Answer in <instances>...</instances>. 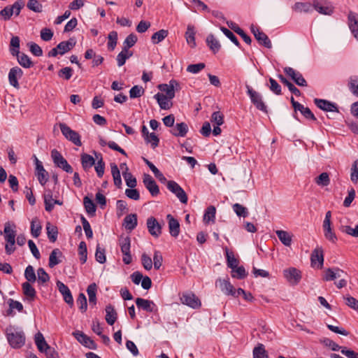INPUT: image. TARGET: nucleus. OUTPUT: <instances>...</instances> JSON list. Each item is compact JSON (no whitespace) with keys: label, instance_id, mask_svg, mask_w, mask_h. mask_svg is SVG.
<instances>
[{"label":"nucleus","instance_id":"32","mask_svg":"<svg viewBox=\"0 0 358 358\" xmlns=\"http://www.w3.org/2000/svg\"><path fill=\"white\" fill-rule=\"evenodd\" d=\"M81 164L83 169L87 171L95 164V160L90 155L83 153L80 155Z\"/></svg>","mask_w":358,"mask_h":358},{"label":"nucleus","instance_id":"22","mask_svg":"<svg viewBox=\"0 0 358 358\" xmlns=\"http://www.w3.org/2000/svg\"><path fill=\"white\" fill-rule=\"evenodd\" d=\"M34 341L37 346L38 350L41 352H45L47 355H49L50 351V347L48 345L47 342L45 340L43 335L41 332H38L34 336Z\"/></svg>","mask_w":358,"mask_h":358},{"label":"nucleus","instance_id":"38","mask_svg":"<svg viewBox=\"0 0 358 358\" xmlns=\"http://www.w3.org/2000/svg\"><path fill=\"white\" fill-rule=\"evenodd\" d=\"M278 238L285 246H290L292 244V236L286 231L277 230L275 231Z\"/></svg>","mask_w":358,"mask_h":358},{"label":"nucleus","instance_id":"25","mask_svg":"<svg viewBox=\"0 0 358 358\" xmlns=\"http://www.w3.org/2000/svg\"><path fill=\"white\" fill-rule=\"evenodd\" d=\"M166 218L169 221V229L170 234L173 237H177L180 234L179 222L170 214L166 216Z\"/></svg>","mask_w":358,"mask_h":358},{"label":"nucleus","instance_id":"9","mask_svg":"<svg viewBox=\"0 0 358 358\" xmlns=\"http://www.w3.org/2000/svg\"><path fill=\"white\" fill-rule=\"evenodd\" d=\"M313 9L322 15H330L333 13L334 8L327 0H313Z\"/></svg>","mask_w":358,"mask_h":358},{"label":"nucleus","instance_id":"50","mask_svg":"<svg viewBox=\"0 0 358 358\" xmlns=\"http://www.w3.org/2000/svg\"><path fill=\"white\" fill-rule=\"evenodd\" d=\"M168 31L165 29H161L155 34L151 37L152 42L154 44H157L159 42L162 41L167 36H168Z\"/></svg>","mask_w":358,"mask_h":358},{"label":"nucleus","instance_id":"54","mask_svg":"<svg viewBox=\"0 0 358 358\" xmlns=\"http://www.w3.org/2000/svg\"><path fill=\"white\" fill-rule=\"evenodd\" d=\"M267 356V352L264 348V345L259 343L253 349V358H264Z\"/></svg>","mask_w":358,"mask_h":358},{"label":"nucleus","instance_id":"40","mask_svg":"<svg viewBox=\"0 0 358 358\" xmlns=\"http://www.w3.org/2000/svg\"><path fill=\"white\" fill-rule=\"evenodd\" d=\"M216 209L213 206L208 207L203 215V222L208 224L210 222H215Z\"/></svg>","mask_w":358,"mask_h":358},{"label":"nucleus","instance_id":"47","mask_svg":"<svg viewBox=\"0 0 358 358\" xmlns=\"http://www.w3.org/2000/svg\"><path fill=\"white\" fill-rule=\"evenodd\" d=\"M96 157L98 159V162L94 166L95 171L97 173L99 178H101L103 176L104 170H105V163L103 161L102 157L101 154L96 155Z\"/></svg>","mask_w":358,"mask_h":358},{"label":"nucleus","instance_id":"46","mask_svg":"<svg viewBox=\"0 0 358 358\" xmlns=\"http://www.w3.org/2000/svg\"><path fill=\"white\" fill-rule=\"evenodd\" d=\"M280 80L285 85L289 90L293 93L294 95L299 96H301V92L300 90L296 87L292 83H290L286 78H285L282 75H278V76Z\"/></svg>","mask_w":358,"mask_h":358},{"label":"nucleus","instance_id":"16","mask_svg":"<svg viewBox=\"0 0 358 358\" xmlns=\"http://www.w3.org/2000/svg\"><path fill=\"white\" fill-rule=\"evenodd\" d=\"M36 171L38 180L41 185H44L48 181V172L44 169L42 162L34 156Z\"/></svg>","mask_w":358,"mask_h":358},{"label":"nucleus","instance_id":"13","mask_svg":"<svg viewBox=\"0 0 358 358\" xmlns=\"http://www.w3.org/2000/svg\"><path fill=\"white\" fill-rule=\"evenodd\" d=\"M143 182L152 196H156L159 194V188L150 175L144 174Z\"/></svg>","mask_w":358,"mask_h":358},{"label":"nucleus","instance_id":"43","mask_svg":"<svg viewBox=\"0 0 358 358\" xmlns=\"http://www.w3.org/2000/svg\"><path fill=\"white\" fill-rule=\"evenodd\" d=\"M42 227L39 220L35 217L31 222V234L34 238H38L41 232Z\"/></svg>","mask_w":358,"mask_h":358},{"label":"nucleus","instance_id":"10","mask_svg":"<svg viewBox=\"0 0 358 358\" xmlns=\"http://www.w3.org/2000/svg\"><path fill=\"white\" fill-rule=\"evenodd\" d=\"M284 72L290 77L293 81L299 86L306 87L307 82L303 77L302 74L292 67H285Z\"/></svg>","mask_w":358,"mask_h":358},{"label":"nucleus","instance_id":"4","mask_svg":"<svg viewBox=\"0 0 358 358\" xmlns=\"http://www.w3.org/2000/svg\"><path fill=\"white\" fill-rule=\"evenodd\" d=\"M59 127L62 134L67 140L72 142L74 145L77 146H80L82 145L80 136L78 132L71 129L65 123H59Z\"/></svg>","mask_w":358,"mask_h":358},{"label":"nucleus","instance_id":"2","mask_svg":"<svg viewBox=\"0 0 358 358\" xmlns=\"http://www.w3.org/2000/svg\"><path fill=\"white\" fill-rule=\"evenodd\" d=\"M4 238L6 241V244L5 245V250L7 255H11L15 250V236L16 231L10 228V223L7 222L5 223L4 229Z\"/></svg>","mask_w":358,"mask_h":358},{"label":"nucleus","instance_id":"5","mask_svg":"<svg viewBox=\"0 0 358 358\" xmlns=\"http://www.w3.org/2000/svg\"><path fill=\"white\" fill-rule=\"evenodd\" d=\"M247 94L250 98L251 102L259 110L267 113V107L262 99V96L258 92L254 90L249 85H246Z\"/></svg>","mask_w":358,"mask_h":358},{"label":"nucleus","instance_id":"36","mask_svg":"<svg viewBox=\"0 0 358 358\" xmlns=\"http://www.w3.org/2000/svg\"><path fill=\"white\" fill-rule=\"evenodd\" d=\"M62 257V252L56 248L54 249L49 257V263L48 265L50 268L55 267L56 265L59 264L61 262L59 257Z\"/></svg>","mask_w":358,"mask_h":358},{"label":"nucleus","instance_id":"23","mask_svg":"<svg viewBox=\"0 0 358 358\" xmlns=\"http://www.w3.org/2000/svg\"><path fill=\"white\" fill-rule=\"evenodd\" d=\"M136 304L138 308L150 313L154 312L156 308V305L153 301L142 298H137L136 299Z\"/></svg>","mask_w":358,"mask_h":358},{"label":"nucleus","instance_id":"20","mask_svg":"<svg viewBox=\"0 0 358 358\" xmlns=\"http://www.w3.org/2000/svg\"><path fill=\"white\" fill-rule=\"evenodd\" d=\"M216 285L219 286L220 289L224 294L227 295L236 296V289L228 280L219 279L216 282Z\"/></svg>","mask_w":358,"mask_h":358},{"label":"nucleus","instance_id":"11","mask_svg":"<svg viewBox=\"0 0 358 358\" xmlns=\"http://www.w3.org/2000/svg\"><path fill=\"white\" fill-rule=\"evenodd\" d=\"M251 31L260 45H262L268 49L272 48L271 41H270L267 35L263 31H260L259 28L255 27L252 25L251 27Z\"/></svg>","mask_w":358,"mask_h":358},{"label":"nucleus","instance_id":"29","mask_svg":"<svg viewBox=\"0 0 358 358\" xmlns=\"http://www.w3.org/2000/svg\"><path fill=\"white\" fill-rule=\"evenodd\" d=\"M188 131L187 124L185 122L177 123L171 133L175 136L184 137Z\"/></svg>","mask_w":358,"mask_h":358},{"label":"nucleus","instance_id":"15","mask_svg":"<svg viewBox=\"0 0 358 358\" xmlns=\"http://www.w3.org/2000/svg\"><path fill=\"white\" fill-rule=\"evenodd\" d=\"M147 227L149 233L155 237H159L162 234V225L154 217L148 218Z\"/></svg>","mask_w":358,"mask_h":358},{"label":"nucleus","instance_id":"39","mask_svg":"<svg viewBox=\"0 0 358 358\" xmlns=\"http://www.w3.org/2000/svg\"><path fill=\"white\" fill-rule=\"evenodd\" d=\"M96 290L97 286L96 283H92L87 287V292L89 296L90 305L95 306L96 303Z\"/></svg>","mask_w":358,"mask_h":358},{"label":"nucleus","instance_id":"55","mask_svg":"<svg viewBox=\"0 0 358 358\" xmlns=\"http://www.w3.org/2000/svg\"><path fill=\"white\" fill-rule=\"evenodd\" d=\"M232 208L238 217H246L248 215V208L239 203L234 204Z\"/></svg>","mask_w":358,"mask_h":358},{"label":"nucleus","instance_id":"18","mask_svg":"<svg viewBox=\"0 0 358 358\" xmlns=\"http://www.w3.org/2000/svg\"><path fill=\"white\" fill-rule=\"evenodd\" d=\"M57 286L59 292L62 294L64 301L70 306H73V299L69 288L60 281H57Z\"/></svg>","mask_w":358,"mask_h":358},{"label":"nucleus","instance_id":"19","mask_svg":"<svg viewBox=\"0 0 358 358\" xmlns=\"http://www.w3.org/2000/svg\"><path fill=\"white\" fill-rule=\"evenodd\" d=\"M23 75L22 69L17 66L10 69L8 73L9 83L15 88H19L18 79Z\"/></svg>","mask_w":358,"mask_h":358},{"label":"nucleus","instance_id":"63","mask_svg":"<svg viewBox=\"0 0 358 358\" xmlns=\"http://www.w3.org/2000/svg\"><path fill=\"white\" fill-rule=\"evenodd\" d=\"M350 172V180L352 182L357 183L358 182V159L352 163Z\"/></svg>","mask_w":358,"mask_h":358},{"label":"nucleus","instance_id":"3","mask_svg":"<svg viewBox=\"0 0 358 358\" xmlns=\"http://www.w3.org/2000/svg\"><path fill=\"white\" fill-rule=\"evenodd\" d=\"M179 296L180 302L185 306L193 309H198L201 306V300L192 292H184Z\"/></svg>","mask_w":358,"mask_h":358},{"label":"nucleus","instance_id":"53","mask_svg":"<svg viewBox=\"0 0 358 358\" xmlns=\"http://www.w3.org/2000/svg\"><path fill=\"white\" fill-rule=\"evenodd\" d=\"M137 36L134 34H130L124 40L122 49L129 51V48L133 47L137 41Z\"/></svg>","mask_w":358,"mask_h":358},{"label":"nucleus","instance_id":"34","mask_svg":"<svg viewBox=\"0 0 358 358\" xmlns=\"http://www.w3.org/2000/svg\"><path fill=\"white\" fill-rule=\"evenodd\" d=\"M145 163L148 166L150 170L154 173L155 176L162 182L166 183L167 180L166 177L163 175V173L148 159L143 158Z\"/></svg>","mask_w":358,"mask_h":358},{"label":"nucleus","instance_id":"41","mask_svg":"<svg viewBox=\"0 0 358 358\" xmlns=\"http://www.w3.org/2000/svg\"><path fill=\"white\" fill-rule=\"evenodd\" d=\"M47 235L50 242L55 243L57 238L58 230L57 227L50 222L46 224Z\"/></svg>","mask_w":358,"mask_h":358},{"label":"nucleus","instance_id":"14","mask_svg":"<svg viewBox=\"0 0 358 358\" xmlns=\"http://www.w3.org/2000/svg\"><path fill=\"white\" fill-rule=\"evenodd\" d=\"M311 266L322 268L324 263L323 250L322 248L317 247L313 252L310 256Z\"/></svg>","mask_w":358,"mask_h":358},{"label":"nucleus","instance_id":"17","mask_svg":"<svg viewBox=\"0 0 358 358\" xmlns=\"http://www.w3.org/2000/svg\"><path fill=\"white\" fill-rule=\"evenodd\" d=\"M315 104L321 110L329 112H338L337 106L329 101L320 99H314Z\"/></svg>","mask_w":358,"mask_h":358},{"label":"nucleus","instance_id":"7","mask_svg":"<svg viewBox=\"0 0 358 358\" xmlns=\"http://www.w3.org/2000/svg\"><path fill=\"white\" fill-rule=\"evenodd\" d=\"M119 245L121 252L123 254L122 261L125 264H129L132 262V257L130 253L131 240L129 236H121L119 239Z\"/></svg>","mask_w":358,"mask_h":358},{"label":"nucleus","instance_id":"58","mask_svg":"<svg viewBox=\"0 0 358 358\" xmlns=\"http://www.w3.org/2000/svg\"><path fill=\"white\" fill-rule=\"evenodd\" d=\"M108 48L110 50H113L117 45V33L115 31H110L108 36Z\"/></svg>","mask_w":358,"mask_h":358},{"label":"nucleus","instance_id":"45","mask_svg":"<svg viewBox=\"0 0 358 358\" xmlns=\"http://www.w3.org/2000/svg\"><path fill=\"white\" fill-rule=\"evenodd\" d=\"M111 173L115 185L118 188H120L122 185L120 172L117 166L115 164H111Z\"/></svg>","mask_w":358,"mask_h":358},{"label":"nucleus","instance_id":"44","mask_svg":"<svg viewBox=\"0 0 358 358\" xmlns=\"http://www.w3.org/2000/svg\"><path fill=\"white\" fill-rule=\"evenodd\" d=\"M17 57V59L20 65L24 68H30L33 66V63L30 58L24 53L19 52L18 55H15Z\"/></svg>","mask_w":358,"mask_h":358},{"label":"nucleus","instance_id":"57","mask_svg":"<svg viewBox=\"0 0 358 358\" xmlns=\"http://www.w3.org/2000/svg\"><path fill=\"white\" fill-rule=\"evenodd\" d=\"M247 273L243 266H238L235 268H232L231 276L238 279H243L246 277Z\"/></svg>","mask_w":358,"mask_h":358},{"label":"nucleus","instance_id":"28","mask_svg":"<svg viewBox=\"0 0 358 358\" xmlns=\"http://www.w3.org/2000/svg\"><path fill=\"white\" fill-rule=\"evenodd\" d=\"M138 220L136 214H129L124 219L123 225L127 230L132 231L136 228Z\"/></svg>","mask_w":358,"mask_h":358},{"label":"nucleus","instance_id":"1","mask_svg":"<svg viewBox=\"0 0 358 358\" xmlns=\"http://www.w3.org/2000/svg\"><path fill=\"white\" fill-rule=\"evenodd\" d=\"M7 340L10 345L13 348H20L24 345L25 336L24 332L13 326H9L6 329Z\"/></svg>","mask_w":358,"mask_h":358},{"label":"nucleus","instance_id":"52","mask_svg":"<svg viewBox=\"0 0 358 358\" xmlns=\"http://www.w3.org/2000/svg\"><path fill=\"white\" fill-rule=\"evenodd\" d=\"M123 178L126 182L127 185L130 188H134L137 185V181L135 177L130 172L122 171Z\"/></svg>","mask_w":358,"mask_h":358},{"label":"nucleus","instance_id":"6","mask_svg":"<svg viewBox=\"0 0 358 358\" xmlns=\"http://www.w3.org/2000/svg\"><path fill=\"white\" fill-rule=\"evenodd\" d=\"M51 157L56 166L62 169L66 173H73L71 166L57 150L53 149L51 151Z\"/></svg>","mask_w":358,"mask_h":358},{"label":"nucleus","instance_id":"51","mask_svg":"<svg viewBox=\"0 0 358 358\" xmlns=\"http://www.w3.org/2000/svg\"><path fill=\"white\" fill-rule=\"evenodd\" d=\"M226 252V257H227V266L232 268H235L238 265V261L237 259L235 258L233 252H229L228 248H225Z\"/></svg>","mask_w":358,"mask_h":358},{"label":"nucleus","instance_id":"61","mask_svg":"<svg viewBox=\"0 0 358 358\" xmlns=\"http://www.w3.org/2000/svg\"><path fill=\"white\" fill-rule=\"evenodd\" d=\"M343 299L348 306L358 311V300L349 294L343 296Z\"/></svg>","mask_w":358,"mask_h":358},{"label":"nucleus","instance_id":"60","mask_svg":"<svg viewBox=\"0 0 358 358\" xmlns=\"http://www.w3.org/2000/svg\"><path fill=\"white\" fill-rule=\"evenodd\" d=\"M144 89L139 85H135L129 90V96L131 99L141 97L144 94Z\"/></svg>","mask_w":358,"mask_h":358},{"label":"nucleus","instance_id":"21","mask_svg":"<svg viewBox=\"0 0 358 358\" xmlns=\"http://www.w3.org/2000/svg\"><path fill=\"white\" fill-rule=\"evenodd\" d=\"M75 338L79 341L81 344L85 345V347L90 349H95L96 344L90 338H89L87 335L80 331H76L73 333Z\"/></svg>","mask_w":358,"mask_h":358},{"label":"nucleus","instance_id":"42","mask_svg":"<svg viewBox=\"0 0 358 358\" xmlns=\"http://www.w3.org/2000/svg\"><path fill=\"white\" fill-rule=\"evenodd\" d=\"M23 293L26 295L31 301H33L36 296V290L31 286L29 282H25L22 285Z\"/></svg>","mask_w":358,"mask_h":358},{"label":"nucleus","instance_id":"48","mask_svg":"<svg viewBox=\"0 0 358 358\" xmlns=\"http://www.w3.org/2000/svg\"><path fill=\"white\" fill-rule=\"evenodd\" d=\"M83 203L87 213L90 215H94L96 212V206L94 201L88 196H85Z\"/></svg>","mask_w":358,"mask_h":358},{"label":"nucleus","instance_id":"8","mask_svg":"<svg viewBox=\"0 0 358 358\" xmlns=\"http://www.w3.org/2000/svg\"><path fill=\"white\" fill-rule=\"evenodd\" d=\"M167 189L176 195L182 203L186 204L188 201L187 195L183 189L175 181L166 182Z\"/></svg>","mask_w":358,"mask_h":358},{"label":"nucleus","instance_id":"26","mask_svg":"<svg viewBox=\"0 0 358 358\" xmlns=\"http://www.w3.org/2000/svg\"><path fill=\"white\" fill-rule=\"evenodd\" d=\"M154 97L162 109L168 110L173 106L171 99H169V98L166 96L164 94L157 93Z\"/></svg>","mask_w":358,"mask_h":358},{"label":"nucleus","instance_id":"37","mask_svg":"<svg viewBox=\"0 0 358 358\" xmlns=\"http://www.w3.org/2000/svg\"><path fill=\"white\" fill-rule=\"evenodd\" d=\"M206 43L210 49L214 52H217L220 48L221 45L220 42L215 38L214 35L209 34L206 38Z\"/></svg>","mask_w":358,"mask_h":358},{"label":"nucleus","instance_id":"12","mask_svg":"<svg viewBox=\"0 0 358 358\" xmlns=\"http://www.w3.org/2000/svg\"><path fill=\"white\" fill-rule=\"evenodd\" d=\"M284 277L292 285H296L301 279V271L296 268L290 267L283 271Z\"/></svg>","mask_w":358,"mask_h":358},{"label":"nucleus","instance_id":"24","mask_svg":"<svg viewBox=\"0 0 358 358\" xmlns=\"http://www.w3.org/2000/svg\"><path fill=\"white\" fill-rule=\"evenodd\" d=\"M342 273H344V271L339 268H329L324 271L322 279L324 281L334 280L337 278H341Z\"/></svg>","mask_w":358,"mask_h":358},{"label":"nucleus","instance_id":"35","mask_svg":"<svg viewBox=\"0 0 358 358\" xmlns=\"http://www.w3.org/2000/svg\"><path fill=\"white\" fill-rule=\"evenodd\" d=\"M76 45V42L73 39H69L66 41H62L59 43L56 47L59 52V55H62L66 52L70 51Z\"/></svg>","mask_w":358,"mask_h":358},{"label":"nucleus","instance_id":"64","mask_svg":"<svg viewBox=\"0 0 358 358\" xmlns=\"http://www.w3.org/2000/svg\"><path fill=\"white\" fill-rule=\"evenodd\" d=\"M349 87L351 92L358 96V76L351 77L349 81Z\"/></svg>","mask_w":358,"mask_h":358},{"label":"nucleus","instance_id":"31","mask_svg":"<svg viewBox=\"0 0 358 358\" xmlns=\"http://www.w3.org/2000/svg\"><path fill=\"white\" fill-rule=\"evenodd\" d=\"M195 30L194 27L193 25L189 24L187 27V31L185 32V38L187 44L191 48L196 47V41H195Z\"/></svg>","mask_w":358,"mask_h":358},{"label":"nucleus","instance_id":"59","mask_svg":"<svg viewBox=\"0 0 358 358\" xmlns=\"http://www.w3.org/2000/svg\"><path fill=\"white\" fill-rule=\"evenodd\" d=\"M341 232L350 235L353 237H358V225H356L355 229H352L350 226L341 225L339 227Z\"/></svg>","mask_w":358,"mask_h":358},{"label":"nucleus","instance_id":"62","mask_svg":"<svg viewBox=\"0 0 358 358\" xmlns=\"http://www.w3.org/2000/svg\"><path fill=\"white\" fill-rule=\"evenodd\" d=\"M315 182L318 185L327 186L330 183L329 174L326 172L322 173L318 177L315 178Z\"/></svg>","mask_w":358,"mask_h":358},{"label":"nucleus","instance_id":"56","mask_svg":"<svg viewBox=\"0 0 358 358\" xmlns=\"http://www.w3.org/2000/svg\"><path fill=\"white\" fill-rule=\"evenodd\" d=\"M132 52H129V51H125L124 49L117 55V62L118 66H123L126 60L131 57Z\"/></svg>","mask_w":358,"mask_h":358},{"label":"nucleus","instance_id":"30","mask_svg":"<svg viewBox=\"0 0 358 358\" xmlns=\"http://www.w3.org/2000/svg\"><path fill=\"white\" fill-rule=\"evenodd\" d=\"M106 321L109 325H113L117 318V314L114 308V307L111 305H108L106 307Z\"/></svg>","mask_w":358,"mask_h":358},{"label":"nucleus","instance_id":"27","mask_svg":"<svg viewBox=\"0 0 358 358\" xmlns=\"http://www.w3.org/2000/svg\"><path fill=\"white\" fill-rule=\"evenodd\" d=\"M349 27L354 37L358 41V15L350 13L348 16Z\"/></svg>","mask_w":358,"mask_h":358},{"label":"nucleus","instance_id":"49","mask_svg":"<svg viewBox=\"0 0 358 358\" xmlns=\"http://www.w3.org/2000/svg\"><path fill=\"white\" fill-rule=\"evenodd\" d=\"M20 38L13 36L10 43V52L12 55H18L20 52Z\"/></svg>","mask_w":358,"mask_h":358},{"label":"nucleus","instance_id":"33","mask_svg":"<svg viewBox=\"0 0 358 358\" xmlns=\"http://www.w3.org/2000/svg\"><path fill=\"white\" fill-rule=\"evenodd\" d=\"M294 9L298 13H310L313 10V2H297L294 4Z\"/></svg>","mask_w":358,"mask_h":358}]
</instances>
